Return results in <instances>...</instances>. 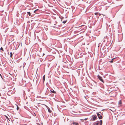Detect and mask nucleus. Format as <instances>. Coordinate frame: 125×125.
Here are the masks:
<instances>
[{
  "label": "nucleus",
  "mask_w": 125,
  "mask_h": 125,
  "mask_svg": "<svg viewBox=\"0 0 125 125\" xmlns=\"http://www.w3.org/2000/svg\"><path fill=\"white\" fill-rule=\"evenodd\" d=\"M102 114V113L101 112H99L97 113V116L99 119H101L103 117Z\"/></svg>",
  "instance_id": "f257e3e1"
},
{
  "label": "nucleus",
  "mask_w": 125,
  "mask_h": 125,
  "mask_svg": "<svg viewBox=\"0 0 125 125\" xmlns=\"http://www.w3.org/2000/svg\"><path fill=\"white\" fill-rule=\"evenodd\" d=\"M86 26L84 25H82L81 26V31H82V32L84 31L86 29Z\"/></svg>",
  "instance_id": "f03ea898"
},
{
  "label": "nucleus",
  "mask_w": 125,
  "mask_h": 125,
  "mask_svg": "<svg viewBox=\"0 0 125 125\" xmlns=\"http://www.w3.org/2000/svg\"><path fill=\"white\" fill-rule=\"evenodd\" d=\"M97 77L100 80L101 82H103V83H104V81H103L102 77L99 75H97Z\"/></svg>",
  "instance_id": "7ed1b4c3"
},
{
  "label": "nucleus",
  "mask_w": 125,
  "mask_h": 125,
  "mask_svg": "<svg viewBox=\"0 0 125 125\" xmlns=\"http://www.w3.org/2000/svg\"><path fill=\"white\" fill-rule=\"evenodd\" d=\"M92 118L94 121L96 119H97L96 115H95L94 116L93 115L92 116Z\"/></svg>",
  "instance_id": "20e7f679"
},
{
  "label": "nucleus",
  "mask_w": 125,
  "mask_h": 125,
  "mask_svg": "<svg viewBox=\"0 0 125 125\" xmlns=\"http://www.w3.org/2000/svg\"><path fill=\"white\" fill-rule=\"evenodd\" d=\"M100 121H97L96 122L94 123L93 124V125H98L100 123Z\"/></svg>",
  "instance_id": "39448f33"
},
{
  "label": "nucleus",
  "mask_w": 125,
  "mask_h": 125,
  "mask_svg": "<svg viewBox=\"0 0 125 125\" xmlns=\"http://www.w3.org/2000/svg\"><path fill=\"white\" fill-rule=\"evenodd\" d=\"M73 122L72 121H71V122L72 123V124H73V125H77L78 124V123H76L75 122H74L73 123Z\"/></svg>",
  "instance_id": "423d86ee"
},
{
  "label": "nucleus",
  "mask_w": 125,
  "mask_h": 125,
  "mask_svg": "<svg viewBox=\"0 0 125 125\" xmlns=\"http://www.w3.org/2000/svg\"><path fill=\"white\" fill-rule=\"evenodd\" d=\"M45 79V75L43 76V83H44Z\"/></svg>",
  "instance_id": "0eeeda50"
},
{
  "label": "nucleus",
  "mask_w": 125,
  "mask_h": 125,
  "mask_svg": "<svg viewBox=\"0 0 125 125\" xmlns=\"http://www.w3.org/2000/svg\"><path fill=\"white\" fill-rule=\"evenodd\" d=\"M14 52H13V53H12V52H10V57L11 58H12V55H13V54H14Z\"/></svg>",
  "instance_id": "6e6552de"
},
{
  "label": "nucleus",
  "mask_w": 125,
  "mask_h": 125,
  "mask_svg": "<svg viewBox=\"0 0 125 125\" xmlns=\"http://www.w3.org/2000/svg\"><path fill=\"white\" fill-rule=\"evenodd\" d=\"M50 92L51 93H52L53 94H56V92L54 90H50Z\"/></svg>",
  "instance_id": "1a4fd4ad"
},
{
  "label": "nucleus",
  "mask_w": 125,
  "mask_h": 125,
  "mask_svg": "<svg viewBox=\"0 0 125 125\" xmlns=\"http://www.w3.org/2000/svg\"><path fill=\"white\" fill-rule=\"evenodd\" d=\"M100 125H102V120H100Z\"/></svg>",
  "instance_id": "9d476101"
},
{
  "label": "nucleus",
  "mask_w": 125,
  "mask_h": 125,
  "mask_svg": "<svg viewBox=\"0 0 125 125\" xmlns=\"http://www.w3.org/2000/svg\"><path fill=\"white\" fill-rule=\"evenodd\" d=\"M38 9H37V10H35V11H34V13H38V12L37 13V11H38Z\"/></svg>",
  "instance_id": "9b49d317"
},
{
  "label": "nucleus",
  "mask_w": 125,
  "mask_h": 125,
  "mask_svg": "<svg viewBox=\"0 0 125 125\" xmlns=\"http://www.w3.org/2000/svg\"><path fill=\"white\" fill-rule=\"evenodd\" d=\"M0 50H1V52H2V51H3V49L2 47H1V48H0Z\"/></svg>",
  "instance_id": "f8f14e48"
},
{
  "label": "nucleus",
  "mask_w": 125,
  "mask_h": 125,
  "mask_svg": "<svg viewBox=\"0 0 125 125\" xmlns=\"http://www.w3.org/2000/svg\"><path fill=\"white\" fill-rule=\"evenodd\" d=\"M27 13L29 15V16H31V13L30 12H27Z\"/></svg>",
  "instance_id": "ddd939ff"
},
{
  "label": "nucleus",
  "mask_w": 125,
  "mask_h": 125,
  "mask_svg": "<svg viewBox=\"0 0 125 125\" xmlns=\"http://www.w3.org/2000/svg\"><path fill=\"white\" fill-rule=\"evenodd\" d=\"M119 104H122V102L120 100L119 101V102H118Z\"/></svg>",
  "instance_id": "4468645a"
},
{
  "label": "nucleus",
  "mask_w": 125,
  "mask_h": 125,
  "mask_svg": "<svg viewBox=\"0 0 125 125\" xmlns=\"http://www.w3.org/2000/svg\"><path fill=\"white\" fill-rule=\"evenodd\" d=\"M48 112H50V113H51L52 112V111L50 110V108H49L48 109Z\"/></svg>",
  "instance_id": "2eb2a0df"
},
{
  "label": "nucleus",
  "mask_w": 125,
  "mask_h": 125,
  "mask_svg": "<svg viewBox=\"0 0 125 125\" xmlns=\"http://www.w3.org/2000/svg\"><path fill=\"white\" fill-rule=\"evenodd\" d=\"M115 58H114L112 59L111 61H110V62L111 63H112L113 62V61L115 59Z\"/></svg>",
  "instance_id": "dca6fc26"
},
{
  "label": "nucleus",
  "mask_w": 125,
  "mask_h": 125,
  "mask_svg": "<svg viewBox=\"0 0 125 125\" xmlns=\"http://www.w3.org/2000/svg\"><path fill=\"white\" fill-rule=\"evenodd\" d=\"M66 21H67V20H66L65 21H63L62 22V23H64H64H65L66 22Z\"/></svg>",
  "instance_id": "f3484780"
},
{
  "label": "nucleus",
  "mask_w": 125,
  "mask_h": 125,
  "mask_svg": "<svg viewBox=\"0 0 125 125\" xmlns=\"http://www.w3.org/2000/svg\"><path fill=\"white\" fill-rule=\"evenodd\" d=\"M17 110H19V107L17 105Z\"/></svg>",
  "instance_id": "a211bd4d"
},
{
  "label": "nucleus",
  "mask_w": 125,
  "mask_h": 125,
  "mask_svg": "<svg viewBox=\"0 0 125 125\" xmlns=\"http://www.w3.org/2000/svg\"><path fill=\"white\" fill-rule=\"evenodd\" d=\"M5 117H6V118L7 119L9 120L8 117L7 116L5 115Z\"/></svg>",
  "instance_id": "6ab92c4d"
},
{
  "label": "nucleus",
  "mask_w": 125,
  "mask_h": 125,
  "mask_svg": "<svg viewBox=\"0 0 125 125\" xmlns=\"http://www.w3.org/2000/svg\"><path fill=\"white\" fill-rule=\"evenodd\" d=\"M94 14L95 15H96L98 14V13L97 12H96Z\"/></svg>",
  "instance_id": "aec40b11"
},
{
  "label": "nucleus",
  "mask_w": 125,
  "mask_h": 125,
  "mask_svg": "<svg viewBox=\"0 0 125 125\" xmlns=\"http://www.w3.org/2000/svg\"><path fill=\"white\" fill-rule=\"evenodd\" d=\"M0 76L1 77L2 79V75H1V74L0 73Z\"/></svg>",
  "instance_id": "412c9836"
},
{
  "label": "nucleus",
  "mask_w": 125,
  "mask_h": 125,
  "mask_svg": "<svg viewBox=\"0 0 125 125\" xmlns=\"http://www.w3.org/2000/svg\"><path fill=\"white\" fill-rule=\"evenodd\" d=\"M63 17H62L61 19V21H62V19H63Z\"/></svg>",
  "instance_id": "4be33fe9"
},
{
  "label": "nucleus",
  "mask_w": 125,
  "mask_h": 125,
  "mask_svg": "<svg viewBox=\"0 0 125 125\" xmlns=\"http://www.w3.org/2000/svg\"><path fill=\"white\" fill-rule=\"evenodd\" d=\"M44 53H43V55H44Z\"/></svg>",
  "instance_id": "5701e85b"
}]
</instances>
